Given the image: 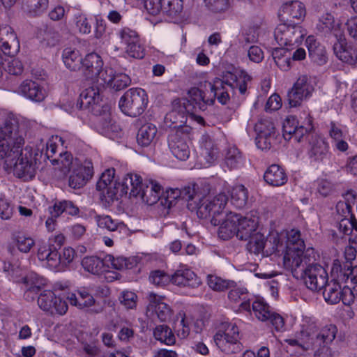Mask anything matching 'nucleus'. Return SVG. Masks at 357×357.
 Here are the masks:
<instances>
[{"instance_id":"9","label":"nucleus","mask_w":357,"mask_h":357,"mask_svg":"<svg viewBox=\"0 0 357 357\" xmlns=\"http://www.w3.org/2000/svg\"><path fill=\"white\" fill-rule=\"evenodd\" d=\"M67 296L65 287L56 283L54 291H43L38 298V304L40 309L49 311L54 309L56 314L63 315L67 312Z\"/></svg>"},{"instance_id":"52","label":"nucleus","mask_w":357,"mask_h":357,"mask_svg":"<svg viewBox=\"0 0 357 357\" xmlns=\"http://www.w3.org/2000/svg\"><path fill=\"white\" fill-rule=\"evenodd\" d=\"M252 307L256 317L262 321H268V317L273 313L270 306L263 301L253 302Z\"/></svg>"},{"instance_id":"23","label":"nucleus","mask_w":357,"mask_h":357,"mask_svg":"<svg viewBox=\"0 0 357 357\" xmlns=\"http://www.w3.org/2000/svg\"><path fill=\"white\" fill-rule=\"evenodd\" d=\"M220 220V225L218 229V236L223 240H228L236 236L238 229V220H239V215L230 212L226 214V217L223 220Z\"/></svg>"},{"instance_id":"10","label":"nucleus","mask_w":357,"mask_h":357,"mask_svg":"<svg viewBox=\"0 0 357 357\" xmlns=\"http://www.w3.org/2000/svg\"><path fill=\"white\" fill-rule=\"evenodd\" d=\"M306 31L298 24L283 22L277 26L274 31V37L280 47L293 48L298 45L306 35Z\"/></svg>"},{"instance_id":"21","label":"nucleus","mask_w":357,"mask_h":357,"mask_svg":"<svg viewBox=\"0 0 357 357\" xmlns=\"http://www.w3.org/2000/svg\"><path fill=\"white\" fill-rule=\"evenodd\" d=\"M305 15V8L303 3L298 1H291L284 3L279 10V17L284 22H291L296 19L302 20Z\"/></svg>"},{"instance_id":"62","label":"nucleus","mask_w":357,"mask_h":357,"mask_svg":"<svg viewBox=\"0 0 357 357\" xmlns=\"http://www.w3.org/2000/svg\"><path fill=\"white\" fill-rule=\"evenodd\" d=\"M84 59L78 50H72L68 53V69L70 70H80Z\"/></svg>"},{"instance_id":"53","label":"nucleus","mask_w":357,"mask_h":357,"mask_svg":"<svg viewBox=\"0 0 357 357\" xmlns=\"http://www.w3.org/2000/svg\"><path fill=\"white\" fill-rule=\"evenodd\" d=\"M131 83L130 77L122 73H115L109 88L115 91H119L127 88Z\"/></svg>"},{"instance_id":"41","label":"nucleus","mask_w":357,"mask_h":357,"mask_svg":"<svg viewBox=\"0 0 357 357\" xmlns=\"http://www.w3.org/2000/svg\"><path fill=\"white\" fill-rule=\"evenodd\" d=\"M82 266L84 270L94 275H98L104 271L103 261L96 256L85 257L82 260Z\"/></svg>"},{"instance_id":"2","label":"nucleus","mask_w":357,"mask_h":357,"mask_svg":"<svg viewBox=\"0 0 357 357\" xmlns=\"http://www.w3.org/2000/svg\"><path fill=\"white\" fill-rule=\"evenodd\" d=\"M317 254L312 248L306 249L303 260L295 261L290 269L293 276L303 280L306 287L314 291L324 288L328 282V273L325 268L316 263Z\"/></svg>"},{"instance_id":"42","label":"nucleus","mask_w":357,"mask_h":357,"mask_svg":"<svg viewBox=\"0 0 357 357\" xmlns=\"http://www.w3.org/2000/svg\"><path fill=\"white\" fill-rule=\"evenodd\" d=\"M12 241L18 250L23 253L29 252L35 245V241L32 238L20 232L13 234Z\"/></svg>"},{"instance_id":"11","label":"nucleus","mask_w":357,"mask_h":357,"mask_svg":"<svg viewBox=\"0 0 357 357\" xmlns=\"http://www.w3.org/2000/svg\"><path fill=\"white\" fill-rule=\"evenodd\" d=\"M285 253L283 257L284 265L287 268L292 266L295 261L303 260L305 253L304 241L301 238V232L292 229L287 235Z\"/></svg>"},{"instance_id":"30","label":"nucleus","mask_w":357,"mask_h":357,"mask_svg":"<svg viewBox=\"0 0 357 357\" xmlns=\"http://www.w3.org/2000/svg\"><path fill=\"white\" fill-rule=\"evenodd\" d=\"M308 50L309 56L312 60L319 65L327 61L326 51L313 36H309L305 40Z\"/></svg>"},{"instance_id":"49","label":"nucleus","mask_w":357,"mask_h":357,"mask_svg":"<svg viewBox=\"0 0 357 357\" xmlns=\"http://www.w3.org/2000/svg\"><path fill=\"white\" fill-rule=\"evenodd\" d=\"M247 241L248 242L246 245V248L250 253L256 255L263 254L264 236L261 233L257 232L254 234Z\"/></svg>"},{"instance_id":"16","label":"nucleus","mask_w":357,"mask_h":357,"mask_svg":"<svg viewBox=\"0 0 357 357\" xmlns=\"http://www.w3.org/2000/svg\"><path fill=\"white\" fill-rule=\"evenodd\" d=\"M0 77L3 74L4 56H14L20 50V42L11 27L5 26L0 32Z\"/></svg>"},{"instance_id":"31","label":"nucleus","mask_w":357,"mask_h":357,"mask_svg":"<svg viewBox=\"0 0 357 357\" xmlns=\"http://www.w3.org/2000/svg\"><path fill=\"white\" fill-rule=\"evenodd\" d=\"M150 306L154 308L155 314L161 322L168 321L172 315L171 307L162 302L154 293H150L148 296Z\"/></svg>"},{"instance_id":"22","label":"nucleus","mask_w":357,"mask_h":357,"mask_svg":"<svg viewBox=\"0 0 357 357\" xmlns=\"http://www.w3.org/2000/svg\"><path fill=\"white\" fill-rule=\"evenodd\" d=\"M172 284L180 287L197 288L202 284L199 277L191 270L181 268L170 276Z\"/></svg>"},{"instance_id":"63","label":"nucleus","mask_w":357,"mask_h":357,"mask_svg":"<svg viewBox=\"0 0 357 357\" xmlns=\"http://www.w3.org/2000/svg\"><path fill=\"white\" fill-rule=\"evenodd\" d=\"M126 53L130 57L141 59L145 55L144 49L139 42L125 47Z\"/></svg>"},{"instance_id":"51","label":"nucleus","mask_w":357,"mask_h":357,"mask_svg":"<svg viewBox=\"0 0 357 357\" xmlns=\"http://www.w3.org/2000/svg\"><path fill=\"white\" fill-rule=\"evenodd\" d=\"M292 87L306 98L311 96L314 91V87L306 75L300 76Z\"/></svg>"},{"instance_id":"36","label":"nucleus","mask_w":357,"mask_h":357,"mask_svg":"<svg viewBox=\"0 0 357 357\" xmlns=\"http://www.w3.org/2000/svg\"><path fill=\"white\" fill-rule=\"evenodd\" d=\"M66 201H56L53 206L47 208L50 216L45 221V226L48 231H52L55 229L56 219L59 217L66 209Z\"/></svg>"},{"instance_id":"24","label":"nucleus","mask_w":357,"mask_h":357,"mask_svg":"<svg viewBox=\"0 0 357 357\" xmlns=\"http://www.w3.org/2000/svg\"><path fill=\"white\" fill-rule=\"evenodd\" d=\"M347 196L351 197V200L349 197H347L346 201H340L336 205L337 213L344 217V219H342L340 222V229H342L344 222H348V224L350 225V227L357 231V220L355 219L351 213V203L354 204L355 196L349 192H347Z\"/></svg>"},{"instance_id":"40","label":"nucleus","mask_w":357,"mask_h":357,"mask_svg":"<svg viewBox=\"0 0 357 357\" xmlns=\"http://www.w3.org/2000/svg\"><path fill=\"white\" fill-rule=\"evenodd\" d=\"M153 336L157 340L167 345H173L176 342L173 332L167 325L157 326L153 330Z\"/></svg>"},{"instance_id":"59","label":"nucleus","mask_w":357,"mask_h":357,"mask_svg":"<svg viewBox=\"0 0 357 357\" xmlns=\"http://www.w3.org/2000/svg\"><path fill=\"white\" fill-rule=\"evenodd\" d=\"M149 280L157 286H165L170 282L171 278L165 271L156 270L151 273Z\"/></svg>"},{"instance_id":"12","label":"nucleus","mask_w":357,"mask_h":357,"mask_svg":"<svg viewBox=\"0 0 357 357\" xmlns=\"http://www.w3.org/2000/svg\"><path fill=\"white\" fill-rule=\"evenodd\" d=\"M115 169L110 168L106 169L102 173L98 181L96 183V189L98 191H102L100 197L102 201L107 204H111L115 199H118L119 197H123L124 195H121L122 183L114 181Z\"/></svg>"},{"instance_id":"38","label":"nucleus","mask_w":357,"mask_h":357,"mask_svg":"<svg viewBox=\"0 0 357 357\" xmlns=\"http://www.w3.org/2000/svg\"><path fill=\"white\" fill-rule=\"evenodd\" d=\"M68 301L72 305L77 306L82 309L91 307L95 303L93 297L86 290L77 291V294H72L68 296Z\"/></svg>"},{"instance_id":"58","label":"nucleus","mask_w":357,"mask_h":357,"mask_svg":"<svg viewBox=\"0 0 357 357\" xmlns=\"http://www.w3.org/2000/svg\"><path fill=\"white\" fill-rule=\"evenodd\" d=\"M119 36L121 40V43L126 46L139 42L137 32L128 27L121 29L119 31Z\"/></svg>"},{"instance_id":"17","label":"nucleus","mask_w":357,"mask_h":357,"mask_svg":"<svg viewBox=\"0 0 357 357\" xmlns=\"http://www.w3.org/2000/svg\"><path fill=\"white\" fill-rule=\"evenodd\" d=\"M331 275L334 280L342 283L350 290L357 285V265L353 266L348 261L341 264L338 260H335L333 264Z\"/></svg>"},{"instance_id":"44","label":"nucleus","mask_w":357,"mask_h":357,"mask_svg":"<svg viewBox=\"0 0 357 357\" xmlns=\"http://www.w3.org/2000/svg\"><path fill=\"white\" fill-rule=\"evenodd\" d=\"M225 162L226 165L231 169L238 168L243 164V157L241 151L235 146H229L225 153Z\"/></svg>"},{"instance_id":"43","label":"nucleus","mask_w":357,"mask_h":357,"mask_svg":"<svg viewBox=\"0 0 357 357\" xmlns=\"http://www.w3.org/2000/svg\"><path fill=\"white\" fill-rule=\"evenodd\" d=\"M207 284L211 289L216 291H223L236 286V283L233 280H225L213 275L207 276Z\"/></svg>"},{"instance_id":"20","label":"nucleus","mask_w":357,"mask_h":357,"mask_svg":"<svg viewBox=\"0 0 357 357\" xmlns=\"http://www.w3.org/2000/svg\"><path fill=\"white\" fill-rule=\"evenodd\" d=\"M24 285V297L27 301H33L39 291L47 283V280L35 272H30L22 279Z\"/></svg>"},{"instance_id":"50","label":"nucleus","mask_w":357,"mask_h":357,"mask_svg":"<svg viewBox=\"0 0 357 357\" xmlns=\"http://www.w3.org/2000/svg\"><path fill=\"white\" fill-rule=\"evenodd\" d=\"M72 20L80 33L87 34L91 32V25L86 15L80 10L75 12Z\"/></svg>"},{"instance_id":"3","label":"nucleus","mask_w":357,"mask_h":357,"mask_svg":"<svg viewBox=\"0 0 357 357\" xmlns=\"http://www.w3.org/2000/svg\"><path fill=\"white\" fill-rule=\"evenodd\" d=\"M228 201L227 195L220 193L213 198L204 195L198 191V186L195 189V195L187 204L188 208L191 211H195L199 218L206 219L211 217V222L214 225H218L220 220L217 218L220 215Z\"/></svg>"},{"instance_id":"60","label":"nucleus","mask_w":357,"mask_h":357,"mask_svg":"<svg viewBox=\"0 0 357 357\" xmlns=\"http://www.w3.org/2000/svg\"><path fill=\"white\" fill-rule=\"evenodd\" d=\"M207 7L214 13H222L229 9V0H204Z\"/></svg>"},{"instance_id":"26","label":"nucleus","mask_w":357,"mask_h":357,"mask_svg":"<svg viewBox=\"0 0 357 357\" xmlns=\"http://www.w3.org/2000/svg\"><path fill=\"white\" fill-rule=\"evenodd\" d=\"M168 146L172 153L180 160H185L190 155V149L185 139L176 134L168 136Z\"/></svg>"},{"instance_id":"45","label":"nucleus","mask_w":357,"mask_h":357,"mask_svg":"<svg viewBox=\"0 0 357 357\" xmlns=\"http://www.w3.org/2000/svg\"><path fill=\"white\" fill-rule=\"evenodd\" d=\"M197 187V185L194 184L192 186H187L182 190L178 189H171L169 191H167V197L169 199H171L174 204H176V199L181 197L182 199H185L188 202V204L192 199V195H195V189Z\"/></svg>"},{"instance_id":"8","label":"nucleus","mask_w":357,"mask_h":357,"mask_svg":"<svg viewBox=\"0 0 357 357\" xmlns=\"http://www.w3.org/2000/svg\"><path fill=\"white\" fill-rule=\"evenodd\" d=\"M144 6L150 14L156 15L161 12L167 20L174 23L184 16L183 0H144Z\"/></svg>"},{"instance_id":"29","label":"nucleus","mask_w":357,"mask_h":357,"mask_svg":"<svg viewBox=\"0 0 357 357\" xmlns=\"http://www.w3.org/2000/svg\"><path fill=\"white\" fill-rule=\"evenodd\" d=\"M264 181L272 186H282L287 182L284 169L280 165L273 164L268 167L264 175Z\"/></svg>"},{"instance_id":"28","label":"nucleus","mask_w":357,"mask_h":357,"mask_svg":"<svg viewBox=\"0 0 357 357\" xmlns=\"http://www.w3.org/2000/svg\"><path fill=\"white\" fill-rule=\"evenodd\" d=\"M257 218L241 217L239 215L236 237L241 241H247L254 234L257 233Z\"/></svg>"},{"instance_id":"18","label":"nucleus","mask_w":357,"mask_h":357,"mask_svg":"<svg viewBox=\"0 0 357 357\" xmlns=\"http://www.w3.org/2000/svg\"><path fill=\"white\" fill-rule=\"evenodd\" d=\"M257 134L256 145L260 149H269L275 139V127L273 121L267 118L260 119L255 126Z\"/></svg>"},{"instance_id":"34","label":"nucleus","mask_w":357,"mask_h":357,"mask_svg":"<svg viewBox=\"0 0 357 357\" xmlns=\"http://www.w3.org/2000/svg\"><path fill=\"white\" fill-rule=\"evenodd\" d=\"M157 128L148 123L141 126L137 134V142L141 146H149L155 137Z\"/></svg>"},{"instance_id":"27","label":"nucleus","mask_w":357,"mask_h":357,"mask_svg":"<svg viewBox=\"0 0 357 357\" xmlns=\"http://www.w3.org/2000/svg\"><path fill=\"white\" fill-rule=\"evenodd\" d=\"M103 66L101 57L96 53L87 54L84 59L81 69L86 77L90 79L97 77Z\"/></svg>"},{"instance_id":"48","label":"nucleus","mask_w":357,"mask_h":357,"mask_svg":"<svg viewBox=\"0 0 357 357\" xmlns=\"http://www.w3.org/2000/svg\"><path fill=\"white\" fill-rule=\"evenodd\" d=\"M49 256L45 259L47 266L56 271H64L67 266L66 262V258H61V255L56 250H53L52 253H49Z\"/></svg>"},{"instance_id":"32","label":"nucleus","mask_w":357,"mask_h":357,"mask_svg":"<svg viewBox=\"0 0 357 357\" xmlns=\"http://www.w3.org/2000/svg\"><path fill=\"white\" fill-rule=\"evenodd\" d=\"M48 6L49 0H23L22 9L27 16L35 17L46 12Z\"/></svg>"},{"instance_id":"15","label":"nucleus","mask_w":357,"mask_h":357,"mask_svg":"<svg viewBox=\"0 0 357 357\" xmlns=\"http://www.w3.org/2000/svg\"><path fill=\"white\" fill-rule=\"evenodd\" d=\"M324 288V298L329 304H337L342 301L345 305H349L354 302L353 291L347 288L342 283L334 280V278L331 282H327Z\"/></svg>"},{"instance_id":"4","label":"nucleus","mask_w":357,"mask_h":357,"mask_svg":"<svg viewBox=\"0 0 357 357\" xmlns=\"http://www.w3.org/2000/svg\"><path fill=\"white\" fill-rule=\"evenodd\" d=\"M121 195H127L130 190V196L140 197L149 206L158 204L161 194L162 186L155 181H149V184L143 183L142 177L135 174H127L122 181Z\"/></svg>"},{"instance_id":"47","label":"nucleus","mask_w":357,"mask_h":357,"mask_svg":"<svg viewBox=\"0 0 357 357\" xmlns=\"http://www.w3.org/2000/svg\"><path fill=\"white\" fill-rule=\"evenodd\" d=\"M106 260L111 262L112 268L120 271L131 269L137 266V260L134 258L114 257L113 255H108L106 257Z\"/></svg>"},{"instance_id":"14","label":"nucleus","mask_w":357,"mask_h":357,"mask_svg":"<svg viewBox=\"0 0 357 357\" xmlns=\"http://www.w3.org/2000/svg\"><path fill=\"white\" fill-rule=\"evenodd\" d=\"M102 102V96L98 86H91L82 91L77 102V107L88 109L94 115L101 116L102 112L108 109V106L103 105Z\"/></svg>"},{"instance_id":"5","label":"nucleus","mask_w":357,"mask_h":357,"mask_svg":"<svg viewBox=\"0 0 357 357\" xmlns=\"http://www.w3.org/2000/svg\"><path fill=\"white\" fill-rule=\"evenodd\" d=\"M337 328L335 324L319 326L310 323L303 328L302 349L305 351L328 346L335 340Z\"/></svg>"},{"instance_id":"54","label":"nucleus","mask_w":357,"mask_h":357,"mask_svg":"<svg viewBox=\"0 0 357 357\" xmlns=\"http://www.w3.org/2000/svg\"><path fill=\"white\" fill-rule=\"evenodd\" d=\"M225 336L229 348H235L234 345L239 346V351L241 350V344L239 342V331L235 325H229L224 332Z\"/></svg>"},{"instance_id":"1","label":"nucleus","mask_w":357,"mask_h":357,"mask_svg":"<svg viewBox=\"0 0 357 357\" xmlns=\"http://www.w3.org/2000/svg\"><path fill=\"white\" fill-rule=\"evenodd\" d=\"M24 144L16 119L8 117L0 123V159L5 160L7 168L13 167L18 178L29 181L36 176L39 154L29 146L22 149Z\"/></svg>"},{"instance_id":"33","label":"nucleus","mask_w":357,"mask_h":357,"mask_svg":"<svg viewBox=\"0 0 357 357\" xmlns=\"http://www.w3.org/2000/svg\"><path fill=\"white\" fill-rule=\"evenodd\" d=\"M333 51L336 56L342 62L349 65H355L357 63V52L353 47L347 46V42L334 43Z\"/></svg>"},{"instance_id":"25","label":"nucleus","mask_w":357,"mask_h":357,"mask_svg":"<svg viewBox=\"0 0 357 357\" xmlns=\"http://www.w3.org/2000/svg\"><path fill=\"white\" fill-rule=\"evenodd\" d=\"M18 93L36 102H40L45 97L43 89L37 82L31 79H26L21 83Z\"/></svg>"},{"instance_id":"61","label":"nucleus","mask_w":357,"mask_h":357,"mask_svg":"<svg viewBox=\"0 0 357 357\" xmlns=\"http://www.w3.org/2000/svg\"><path fill=\"white\" fill-rule=\"evenodd\" d=\"M181 120L179 121H173L174 130L170 134H176L178 136L181 135L188 136L192 132V128L185 124L186 118L184 115L180 116Z\"/></svg>"},{"instance_id":"39","label":"nucleus","mask_w":357,"mask_h":357,"mask_svg":"<svg viewBox=\"0 0 357 357\" xmlns=\"http://www.w3.org/2000/svg\"><path fill=\"white\" fill-rule=\"evenodd\" d=\"M248 192L243 185H236L231 192V202L238 208H243L248 202Z\"/></svg>"},{"instance_id":"55","label":"nucleus","mask_w":357,"mask_h":357,"mask_svg":"<svg viewBox=\"0 0 357 357\" xmlns=\"http://www.w3.org/2000/svg\"><path fill=\"white\" fill-rule=\"evenodd\" d=\"M96 220L99 227L110 231H116L119 227L123 226L121 223L113 220L109 215H96Z\"/></svg>"},{"instance_id":"64","label":"nucleus","mask_w":357,"mask_h":357,"mask_svg":"<svg viewBox=\"0 0 357 357\" xmlns=\"http://www.w3.org/2000/svg\"><path fill=\"white\" fill-rule=\"evenodd\" d=\"M137 296L132 291H123L120 297V302L127 309H133L137 305Z\"/></svg>"},{"instance_id":"37","label":"nucleus","mask_w":357,"mask_h":357,"mask_svg":"<svg viewBox=\"0 0 357 357\" xmlns=\"http://www.w3.org/2000/svg\"><path fill=\"white\" fill-rule=\"evenodd\" d=\"M211 91L213 93L211 98H217L218 102L226 105L230 100V93H233L232 87L223 86L222 82L215 81L213 84L208 83Z\"/></svg>"},{"instance_id":"6","label":"nucleus","mask_w":357,"mask_h":357,"mask_svg":"<svg viewBox=\"0 0 357 357\" xmlns=\"http://www.w3.org/2000/svg\"><path fill=\"white\" fill-rule=\"evenodd\" d=\"M93 176V167L91 161H86L83 165L77 158L68 155V187L77 190L81 195L84 186Z\"/></svg>"},{"instance_id":"19","label":"nucleus","mask_w":357,"mask_h":357,"mask_svg":"<svg viewBox=\"0 0 357 357\" xmlns=\"http://www.w3.org/2000/svg\"><path fill=\"white\" fill-rule=\"evenodd\" d=\"M308 155L316 162H323L330 159L329 146L325 140L316 135L309 139Z\"/></svg>"},{"instance_id":"57","label":"nucleus","mask_w":357,"mask_h":357,"mask_svg":"<svg viewBox=\"0 0 357 357\" xmlns=\"http://www.w3.org/2000/svg\"><path fill=\"white\" fill-rule=\"evenodd\" d=\"M298 125V122L296 117L293 116L287 117L282 126L283 137L286 140L293 139L294 132Z\"/></svg>"},{"instance_id":"13","label":"nucleus","mask_w":357,"mask_h":357,"mask_svg":"<svg viewBox=\"0 0 357 357\" xmlns=\"http://www.w3.org/2000/svg\"><path fill=\"white\" fill-rule=\"evenodd\" d=\"M213 103V98L206 99L204 91L199 88L193 87L188 91V98L179 99L174 107L179 105L183 108L181 112L194 115L197 111H205L208 105H212Z\"/></svg>"},{"instance_id":"35","label":"nucleus","mask_w":357,"mask_h":357,"mask_svg":"<svg viewBox=\"0 0 357 357\" xmlns=\"http://www.w3.org/2000/svg\"><path fill=\"white\" fill-rule=\"evenodd\" d=\"M283 241L278 232H271L264 241L263 255L269 256L283 250Z\"/></svg>"},{"instance_id":"56","label":"nucleus","mask_w":357,"mask_h":357,"mask_svg":"<svg viewBox=\"0 0 357 357\" xmlns=\"http://www.w3.org/2000/svg\"><path fill=\"white\" fill-rule=\"evenodd\" d=\"M213 340L217 347L225 353L230 354L237 353L239 351V346L238 345H234L235 348H229L228 347V343L227 342L224 332H217L213 336Z\"/></svg>"},{"instance_id":"46","label":"nucleus","mask_w":357,"mask_h":357,"mask_svg":"<svg viewBox=\"0 0 357 357\" xmlns=\"http://www.w3.org/2000/svg\"><path fill=\"white\" fill-rule=\"evenodd\" d=\"M197 187V185L194 184L192 186H187L182 190L178 189H171L169 191H167V197L169 199H171L174 204H176V199L181 197L182 199H185L188 202V204L192 199V195H195V189Z\"/></svg>"},{"instance_id":"7","label":"nucleus","mask_w":357,"mask_h":357,"mask_svg":"<svg viewBox=\"0 0 357 357\" xmlns=\"http://www.w3.org/2000/svg\"><path fill=\"white\" fill-rule=\"evenodd\" d=\"M149 102L148 95L142 88H131L121 97L119 106L127 116L137 117L144 113Z\"/></svg>"}]
</instances>
